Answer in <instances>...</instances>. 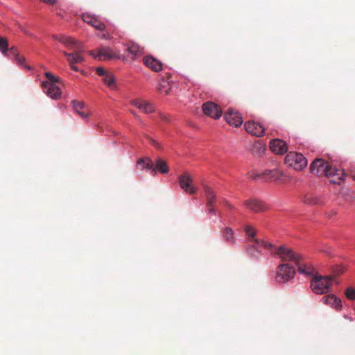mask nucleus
<instances>
[{
	"mask_svg": "<svg viewBox=\"0 0 355 355\" xmlns=\"http://www.w3.org/2000/svg\"><path fill=\"white\" fill-rule=\"evenodd\" d=\"M53 38L55 40L63 44L69 51H62V53L67 57V61L71 68L76 71H78V68L76 64L81 63L84 61L82 53L84 51L83 45L78 40L66 35H53Z\"/></svg>",
	"mask_w": 355,
	"mask_h": 355,
	"instance_id": "1",
	"label": "nucleus"
},
{
	"mask_svg": "<svg viewBox=\"0 0 355 355\" xmlns=\"http://www.w3.org/2000/svg\"><path fill=\"white\" fill-rule=\"evenodd\" d=\"M332 276L314 275L311 282L313 292L318 295L327 293L330 291Z\"/></svg>",
	"mask_w": 355,
	"mask_h": 355,
	"instance_id": "2",
	"label": "nucleus"
},
{
	"mask_svg": "<svg viewBox=\"0 0 355 355\" xmlns=\"http://www.w3.org/2000/svg\"><path fill=\"white\" fill-rule=\"evenodd\" d=\"M90 55L94 58L101 61H107L112 59L126 60L124 56L115 53L108 46H101L96 50L91 51Z\"/></svg>",
	"mask_w": 355,
	"mask_h": 355,
	"instance_id": "3",
	"label": "nucleus"
},
{
	"mask_svg": "<svg viewBox=\"0 0 355 355\" xmlns=\"http://www.w3.org/2000/svg\"><path fill=\"white\" fill-rule=\"evenodd\" d=\"M272 254L278 255L282 261H293L295 264L299 263V260L302 259L300 254L295 252L291 248H287L285 245H282L279 248L275 246Z\"/></svg>",
	"mask_w": 355,
	"mask_h": 355,
	"instance_id": "4",
	"label": "nucleus"
},
{
	"mask_svg": "<svg viewBox=\"0 0 355 355\" xmlns=\"http://www.w3.org/2000/svg\"><path fill=\"white\" fill-rule=\"evenodd\" d=\"M285 163L295 170L301 171L307 166L305 157L299 153L290 152L285 157Z\"/></svg>",
	"mask_w": 355,
	"mask_h": 355,
	"instance_id": "5",
	"label": "nucleus"
},
{
	"mask_svg": "<svg viewBox=\"0 0 355 355\" xmlns=\"http://www.w3.org/2000/svg\"><path fill=\"white\" fill-rule=\"evenodd\" d=\"M295 268L288 263L279 264L277 268L276 281L285 283L294 278Z\"/></svg>",
	"mask_w": 355,
	"mask_h": 355,
	"instance_id": "6",
	"label": "nucleus"
},
{
	"mask_svg": "<svg viewBox=\"0 0 355 355\" xmlns=\"http://www.w3.org/2000/svg\"><path fill=\"white\" fill-rule=\"evenodd\" d=\"M329 164L322 159H315L310 165V171L318 176H325Z\"/></svg>",
	"mask_w": 355,
	"mask_h": 355,
	"instance_id": "7",
	"label": "nucleus"
},
{
	"mask_svg": "<svg viewBox=\"0 0 355 355\" xmlns=\"http://www.w3.org/2000/svg\"><path fill=\"white\" fill-rule=\"evenodd\" d=\"M202 108L205 114L214 119H219L223 113L222 109L217 104L211 101L203 103Z\"/></svg>",
	"mask_w": 355,
	"mask_h": 355,
	"instance_id": "8",
	"label": "nucleus"
},
{
	"mask_svg": "<svg viewBox=\"0 0 355 355\" xmlns=\"http://www.w3.org/2000/svg\"><path fill=\"white\" fill-rule=\"evenodd\" d=\"M244 205L250 211L259 213L268 209V206L261 200L250 198L243 202Z\"/></svg>",
	"mask_w": 355,
	"mask_h": 355,
	"instance_id": "9",
	"label": "nucleus"
},
{
	"mask_svg": "<svg viewBox=\"0 0 355 355\" xmlns=\"http://www.w3.org/2000/svg\"><path fill=\"white\" fill-rule=\"evenodd\" d=\"M178 181L180 187L185 192L189 194H194L196 192L197 188L192 187L193 179L187 173L179 176Z\"/></svg>",
	"mask_w": 355,
	"mask_h": 355,
	"instance_id": "10",
	"label": "nucleus"
},
{
	"mask_svg": "<svg viewBox=\"0 0 355 355\" xmlns=\"http://www.w3.org/2000/svg\"><path fill=\"white\" fill-rule=\"evenodd\" d=\"M224 118L227 123L236 128L239 127L243 123L241 114L233 109H229L225 112Z\"/></svg>",
	"mask_w": 355,
	"mask_h": 355,
	"instance_id": "11",
	"label": "nucleus"
},
{
	"mask_svg": "<svg viewBox=\"0 0 355 355\" xmlns=\"http://www.w3.org/2000/svg\"><path fill=\"white\" fill-rule=\"evenodd\" d=\"M245 129L248 133L260 137L263 136L265 128L259 123L255 122L254 121H248L245 125Z\"/></svg>",
	"mask_w": 355,
	"mask_h": 355,
	"instance_id": "12",
	"label": "nucleus"
},
{
	"mask_svg": "<svg viewBox=\"0 0 355 355\" xmlns=\"http://www.w3.org/2000/svg\"><path fill=\"white\" fill-rule=\"evenodd\" d=\"M42 87L44 93L50 98L58 99L61 96V90L55 84L49 82H42Z\"/></svg>",
	"mask_w": 355,
	"mask_h": 355,
	"instance_id": "13",
	"label": "nucleus"
},
{
	"mask_svg": "<svg viewBox=\"0 0 355 355\" xmlns=\"http://www.w3.org/2000/svg\"><path fill=\"white\" fill-rule=\"evenodd\" d=\"M252 242L253 244L247 248V252L251 255H253L252 250L259 252V248L260 247H263L265 249L270 250L271 253L273 252V249H275L273 244L263 239H253Z\"/></svg>",
	"mask_w": 355,
	"mask_h": 355,
	"instance_id": "14",
	"label": "nucleus"
},
{
	"mask_svg": "<svg viewBox=\"0 0 355 355\" xmlns=\"http://www.w3.org/2000/svg\"><path fill=\"white\" fill-rule=\"evenodd\" d=\"M325 176L329 179L331 183L340 184L344 180L345 174L343 170L329 166Z\"/></svg>",
	"mask_w": 355,
	"mask_h": 355,
	"instance_id": "15",
	"label": "nucleus"
},
{
	"mask_svg": "<svg viewBox=\"0 0 355 355\" xmlns=\"http://www.w3.org/2000/svg\"><path fill=\"white\" fill-rule=\"evenodd\" d=\"M282 175V172L280 171L277 168H274L272 170H266L261 174L257 173L254 176L251 175V178L253 179H257L259 178H262L266 181L268 180H277Z\"/></svg>",
	"mask_w": 355,
	"mask_h": 355,
	"instance_id": "16",
	"label": "nucleus"
},
{
	"mask_svg": "<svg viewBox=\"0 0 355 355\" xmlns=\"http://www.w3.org/2000/svg\"><path fill=\"white\" fill-rule=\"evenodd\" d=\"M83 20L89 24L90 26H93L97 30L99 31H103L105 28V25L104 23H103L96 16L88 14V13H84L82 15Z\"/></svg>",
	"mask_w": 355,
	"mask_h": 355,
	"instance_id": "17",
	"label": "nucleus"
},
{
	"mask_svg": "<svg viewBox=\"0 0 355 355\" xmlns=\"http://www.w3.org/2000/svg\"><path fill=\"white\" fill-rule=\"evenodd\" d=\"M131 104L146 114L153 113L155 111L153 104L143 99H134L131 101Z\"/></svg>",
	"mask_w": 355,
	"mask_h": 355,
	"instance_id": "18",
	"label": "nucleus"
},
{
	"mask_svg": "<svg viewBox=\"0 0 355 355\" xmlns=\"http://www.w3.org/2000/svg\"><path fill=\"white\" fill-rule=\"evenodd\" d=\"M269 147L273 153L279 155L285 153L288 150L286 142L279 139L271 140L269 144Z\"/></svg>",
	"mask_w": 355,
	"mask_h": 355,
	"instance_id": "19",
	"label": "nucleus"
},
{
	"mask_svg": "<svg viewBox=\"0 0 355 355\" xmlns=\"http://www.w3.org/2000/svg\"><path fill=\"white\" fill-rule=\"evenodd\" d=\"M143 62L147 67L153 71L158 72L162 70V63L151 55L145 56L143 58Z\"/></svg>",
	"mask_w": 355,
	"mask_h": 355,
	"instance_id": "20",
	"label": "nucleus"
},
{
	"mask_svg": "<svg viewBox=\"0 0 355 355\" xmlns=\"http://www.w3.org/2000/svg\"><path fill=\"white\" fill-rule=\"evenodd\" d=\"M322 301L324 304L329 305L337 311H340L343 306L341 300L334 295H327L324 296L322 298Z\"/></svg>",
	"mask_w": 355,
	"mask_h": 355,
	"instance_id": "21",
	"label": "nucleus"
},
{
	"mask_svg": "<svg viewBox=\"0 0 355 355\" xmlns=\"http://www.w3.org/2000/svg\"><path fill=\"white\" fill-rule=\"evenodd\" d=\"M0 51L5 55H8V53L14 57L19 54L18 49L12 46L8 48V42L6 37H0Z\"/></svg>",
	"mask_w": 355,
	"mask_h": 355,
	"instance_id": "22",
	"label": "nucleus"
},
{
	"mask_svg": "<svg viewBox=\"0 0 355 355\" xmlns=\"http://www.w3.org/2000/svg\"><path fill=\"white\" fill-rule=\"evenodd\" d=\"M73 107L75 112L83 119L87 118L89 115V110L83 102L72 101Z\"/></svg>",
	"mask_w": 355,
	"mask_h": 355,
	"instance_id": "23",
	"label": "nucleus"
},
{
	"mask_svg": "<svg viewBox=\"0 0 355 355\" xmlns=\"http://www.w3.org/2000/svg\"><path fill=\"white\" fill-rule=\"evenodd\" d=\"M206 198L207 207H215L216 205V197L214 191L208 186L203 185Z\"/></svg>",
	"mask_w": 355,
	"mask_h": 355,
	"instance_id": "24",
	"label": "nucleus"
},
{
	"mask_svg": "<svg viewBox=\"0 0 355 355\" xmlns=\"http://www.w3.org/2000/svg\"><path fill=\"white\" fill-rule=\"evenodd\" d=\"M127 51L131 55V59L135 60L144 53V49L136 43L131 42L127 44Z\"/></svg>",
	"mask_w": 355,
	"mask_h": 355,
	"instance_id": "25",
	"label": "nucleus"
},
{
	"mask_svg": "<svg viewBox=\"0 0 355 355\" xmlns=\"http://www.w3.org/2000/svg\"><path fill=\"white\" fill-rule=\"evenodd\" d=\"M296 265L298 267L300 273L305 275H313V277L315 275V268L311 265L302 263V259L299 260V263H296Z\"/></svg>",
	"mask_w": 355,
	"mask_h": 355,
	"instance_id": "26",
	"label": "nucleus"
},
{
	"mask_svg": "<svg viewBox=\"0 0 355 355\" xmlns=\"http://www.w3.org/2000/svg\"><path fill=\"white\" fill-rule=\"evenodd\" d=\"M137 164L141 165L144 164V168L151 170V173L155 174V168L154 167V164L151 159L148 158H140L137 161Z\"/></svg>",
	"mask_w": 355,
	"mask_h": 355,
	"instance_id": "27",
	"label": "nucleus"
},
{
	"mask_svg": "<svg viewBox=\"0 0 355 355\" xmlns=\"http://www.w3.org/2000/svg\"><path fill=\"white\" fill-rule=\"evenodd\" d=\"M155 170H158L161 173H167L168 172V166L166 161L158 159L156 162Z\"/></svg>",
	"mask_w": 355,
	"mask_h": 355,
	"instance_id": "28",
	"label": "nucleus"
},
{
	"mask_svg": "<svg viewBox=\"0 0 355 355\" xmlns=\"http://www.w3.org/2000/svg\"><path fill=\"white\" fill-rule=\"evenodd\" d=\"M103 82L110 87L115 85V78L110 73H107L103 78Z\"/></svg>",
	"mask_w": 355,
	"mask_h": 355,
	"instance_id": "29",
	"label": "nucleus"
},
{
	"mask_svg": "<svg viewBox=\"0 0 355 355\" xmlns=\"http://www.w3.org/2000/svg\"><path fill=\"white\" fill-rule=\"evenodd\" d=\"M345 270L346 268L343 265H336L333 266L331 268L332 275H331L333 277V280L334 279L335 276L342 275Z\"/></svg>",
	"mask_w": 355,
	"mask_h": 355,
	"instance_id": "30",
	"label": "nucleus"
},
{
	"mask_svg": "<svg viewBox=\"0 0 355 355\" xmlns=\"http://www.w3.org/2000/svg\"><path fill=\"white\" fill-rule=\"evenodd\" d=\"M224 239L228 242H234V231L230 227H226L223 232Z\"/></svg>",
	"mask_w": 355,
	"mask_h": 355,
	"instance_id": "31",
	"label": "nucleus"
},
{
	"mask_svg": "<svg viewBox=\"0 0 355 355\" xmlns=\"http://www.w3.org/2000/svg\"><path fill=\"white\" fill-rule=\"evenodd\" d=\"M244 232L246 234V235H248L250 238L251 242L253 239H255L254 236H256L257 230L254 227L250 225H246L244 227Z\"/></svg>",
	"mask_w": 355,
	"mask_h": 355,
	"instance_id": "32",
	"label": "nucleus"
},
{
	"mask_svg": "<svg viewBox=\"0 0 355 355\" xmlns=\"http://www.w3.org/2000/svg\"><path fill=\"white\" fill-rule=\"evenodd\" d=\"M304 202L308 205H316L318 204L319 200L312 194H307L304 198Z\"/></svg>",
	"mask_w": 355,
	"mask_h": 355,
	"instance_id": "33",
	"label": "nucleus"
},
{
	"mask_svg": "<svg viewBox=\"0 0 355 355\" xmlns=\"http://www.w3.org/2000/svg\"><path fill=\"white\" fill-rule=\"evenodd\" d=\"M345 295L349 300H355V288L347 287L345 291Z\"/></svg>",
	"mask_w": 355,
	"mask_h": 355,
	"instance_id": "34",
	"label": "nucleus"
},
{
	"mask_svg": "<svg viewBox=\"0 0 355 355\" xmlns=\"http://www.w3.org/2000/svg\"><path fill=\"white\" fill-rule=\"evenodd\" d=\"M45 76L48 79V80L46 82L53 83V84H55L56 83H58L59 81L58 78L54 76L52 73H51L49 72H46Z\"/></svg>",
	"mask_w": 355,
	"mask_h": 355,
	"instance_id": "35",
	"label": "nucleus"
},
{
	"mask_svg": "<svg viewBox=\"0 0 355 355\" xmlns=\"http://www.w3.org/2000/svg\"><path fill=\"white\" fill-rule=\"evenodd\" d=\"M168 86V83L164 81L162 83L160 84V87H159V90L161 92H164L166 94H168L169 93V91L168 89H164L166 87Z\"/></svg>",
	"mask_w": 355,
	"mask_h": 355,
	"instance_id": "36",
	"label": "nucleus"
},
{
	"mask_svg": "<svg viewBox=\"0 0 355 355\" xmlns=\"http://www.w3.org/2000/svg\"><path fill=\"white\" fill-rule=\"evenodd\" d=\"M148 139L150 144H152L153 146H154L157 149L159 150L162 148L161 144L159 143H158L156 140H155L150 137H148Z\"/></svg>",
	"mask_w": 355,
	"mask_h": 355,
	"instance_id": "37",
	"label": "nucleus"
},
{
	"mask_svg": "<svg viewBox=\"0 0 355 355\" xmlns=\"http://www.w3.org/2000/svg\"><path fill=\"white\" fill-rule=\"evenodd\" d=\"M148 139L150 144H152L153 146H154L157 149L159 150L162 148L161 144L159 143H158L156 140H155L150 137H148Z\"/></svg>",
	"mask_w": 355,
	"mask_h": 355,
	"instance_id": "38",
	"label": "nucleus"
},
{
	"mask_svg": "<svg viewBox=\"0 0 355 355\" xmlns=\"http://www.w3.org/2000/svg\"><path fill=\"white\" fill-rule=\"evenodd\" d=\"M15 59L18 64H23L24 62V58L21 56L19 53L15 56Z\"/></svg>",
	"mask_w": 355,
	"mask_h": 355,
	"instance_id": "39",
	"label": "nucleus"
},
{
	"mask_svg": "<svg viewBox=\"0 0 355 355\" xmlns=\"http://www.w3.org/2000/svg\"><path fill=\"white\" fill-rule=\"evenodd\" d=\"M96 71L99 76L103 77L107 73L103 67L96 68Z\"/></svg>",
	"mask_w": 355,
	"mask_h": 355,
	"instance_id": "40",
	"label": "nucleus"
},
{
	"mask_svg": "<svg viewBox=\"0 0 355 355\" xmlns=\"http://www.w3.org/2000/svg\"><path fill=\"white\" fill-rule=\"evenodd\" d=\"M207 207V212L208 214H216V210L215 209V207Z\"/></svg>",
	"mask_w": 355,
	"mask_h": 355,
	"instance_id": "41",
	"label": "nucleus"
},
{
	"mask_svg": "<svg viewBox=\"0 0 355 355\" xmlns=\"http://www.w3.org/2000/svg\"><path fill=\"white\" fill-rule=\"evenodd\" d=\"M159 116L162 121H168V116L167 115L164 114L162 113H159Z\"/></svg>",
	"mask_w": 355,
	"mask_h": 355,
	"instance_id": "42",
	"label": "nucleus"
},
{
	"mask_svg": "<svg viewBox=\"0 0 355 355\" xmlns=\"http://www.w3.org/2000/svg\"><path fill=\"white\" fill-rule=\"evenodd\" d=\"M40 1L45 3L50 4V5H53L57 2V0H40Z\"/></svg>",
	"mask_w": 355,
	"mask_h": 355,
	"instance_id": "43",
	"label": "nucleus"
},
{
	"mask_svg": "<svg viewBox=\"0 0 355 355\" xmlns=\"http://www.w3.org/2000/svg\"><path fill=\"white\" fill-rule=\"evenodd\" d=\"M131 113H132V114H133L136 118L139 119V116L137 114V113H136L135 111L132 110V111H131Z\"/></svg>",
	"mask_w": 355,
	"mask_h": 355,
	"instance_id": "44",
	"label": "nucleus"
}]
</instances>
